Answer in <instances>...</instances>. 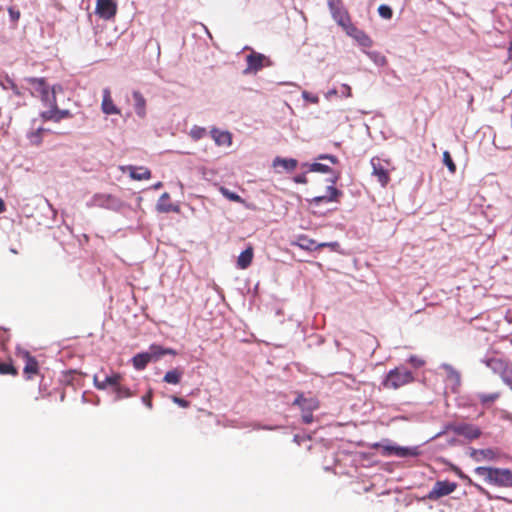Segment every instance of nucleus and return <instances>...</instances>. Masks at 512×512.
Returning <instances> with one entry per match:
<instances>
[{"mask_svg":"<svg viewBox=\"0 0 512 512\" xmlns=\"http://www.w3.org/2000/svg\"><path fill=\"white\" fill-rule=\"evenodd\" d=\"M170 195L164 192L158 199L156 209L160 213L178 212V206H174L169 203Z\"/></svg>","mask_w":512,"mask_h":512,"instance_id":"nucleus-17","label":"nucleus"},{"mask_svg":"<svg viewBox=\"0 0 512 512\" xmlns=\"http://www.w3.org/2000/svg\"><path fill=\"white\" fill-rule=\"evenodd\" d=\"M302 421L305 424H311L313 422V415L310 411H303Z\"/></svg>","mask_w":512,"mask_h":512,"instance_id":"nucleus-55","label":"nucleus"},{"mask_svg":"<svg viewBox=\"0 0 512 512\" xmlns=\"http://www.w3.org/2000/svg\"><path fill=\"white\" fill-rule=\"evenodd\" d=\"M246 62L247 67L243 71L244 74L257 73L265 66V62H267V65L271 64L270 60L264 54L253 50L247 55Z\"/></svg>","mask_w":512,"mask_h":512,"instance_id":"nucleus-5","label":"nucleus"},{"mask_svg":"<svg viewBox=\"0 0 512 512\" xmlns=\"http://www.w3.org/2000/svg\"><path fill=\"white\" fill-rule=\"evenodd\" d=\"M10 84H11V88H12V90L14 91V93H15L16 95H20V92H19V90H18V87H17V86H16L12 81H10Z\"/></svg>","mask_w":512,"mask_h":512,"instance_id":"nucleus-62","label":"nucleus"},{"mask_svg":"<svg viewBox=\"0 0 512 512\" xmlns=\"http://www.w3.org/2000/svg\"><path fill=\"white\" fill-rule=\"evenodd\" d=\"M113 392L115 393L114 401H119L124 398H130L135 395L134 391H132L130 388L122 384L120 386H117Z\"/></svg>","mask_w":512,"mask_h":512,"instance_id":"nucleus-29","label":"nucleus"},{"mask_svg":"<svg viewBox=\"0 0 512 512\" xmlns=\"http://www.w3.org/2000/svg\"><path fill=\"white\" fill-rule=\"evenodd\" d=\"M306 403H308V399L304 398L303 395H298L293 401V405L299 406L302 411L306 410Z\"/></svg>","mask_w":512,"mask_h":512,"instance_id":"nucleus-47","label":"nucleus"},{"mask_svg":"<svg viewBox=\"0 0 512 512\" xmlns=\"http://www.w3.org/2000/svg\"><path fill=\"white\" fill-rule=\"evenodd\" d=\"M441 368L447 372V377L453 382V388L459 387L461 384V374L452 365L443 363Z\"/></svg>","mask_w":512,"mask_h":512,"instance_id":"nucleus-24","label":"nucleus"},{"mask_svg":"<svg viewBox=\"0 0 512 512\" xmlns=\"http://www.w3.org/2000/svg\"><path fill=\"white\" fill-rule=\"evenodd\" d=\"M87 205L115 210L119 207V201L117 198L110 194L98 193L91 198Z\"/></svg>","mask_w":512,"mask_h":512,"instance_id":"nucleus-8","label":"nucleus"},{"mask_svg":"<svg viewBox=\"0 0 512 512\" xmlns=\"http://www.w3.org/2000/svg\"><path fill=\"white\" fill-rule=\"evenodd\" d=\"M470 457L476 462H481L484 460L494 461L497 457V454L491 448H487V449L472 448L471 452H470Z\"/></svg>","mask_w":512,"mask_h":512,"instance_id":"nucleus-14","label":"nucleus"},{"mask_svg":"<svg viewBox=\"0 0 512 512\" xmlns=\"http://www.w3.org/2000/svg\"><path fill=\"white\" fill-rule=\"evenodd\" d=\"M414 380L410 370L405 367H396L390 370L382 381V385L389 389H398Z\"/></svg>","mask_w":512,"mask_h":512,"instance_id":"nucleus-2","label":"nucleus"},{"mask_svg":"<svg viewBox=\"0 0 512 512\" xmlns=\"http://www.w3.org/2000/svg\"><path fill=\"white\" fill-rule=\"evenodd\" d=\"M354 40L364 48H368L373 45L372 39L363 30H360V32L355 36Z\"/></svg>","mask_w":512,"mask_h":512,"instance_id":"nucleus-32","label":"nucleus"},{"mask_svg":"<svg viewBox=\"0 0 512 512\" xmlns=\"http://www.w3.org/2000/svg\"><path fill=\"white\" fill-rule=\"evenodd\" d=\"M54 110V122L59 123L61 120L66 118H71L72 113L68 109H59L57 103L55 104V107H52Z\"/></svg>","mask_w":512,"mask_h":512,"instance_id":"nucleus-33","label":"nucleus"},{"mask_svg":"<svg viewBox=\"0 0 512 512\" xmlns=\"http://www.w3.org/2000/svg\"><path fill=\"white\" fill-rule=\"evenodd\" d=\"M6 207H5V203L3 201L2 198H0V214L3 213L5 211Z\"/></svg>","mask_w":512,"mask_h":512,"instance_id":"nucleus-64","label":"nucleus"},{"mask_svg":"<svg viewBox=\"0 0 512 512\" xmlns=\"http://www.w3.org/2000/svg\"><path fill=\"white\" fill-rule=\"evenodd\" d=\"M318 407L317 403L313 399H308V403H306V410L312 412L314 409Z\"/></svg>","mask_w":512,"mask_h":512,"instance_id":"nucleus-56","label":"nucleus"},{"mask_svg":"<svg viewBox=\"0 0 512 512\" xmlns=\"http://www.w3.org/2000/svg\"><path fill=\"white\" fill-rule=\"evenodd\" d=\"M378 13L382 18L387 19V20L391 19L393 16L392 8L386 4H381L378 7Z\"/></svg>","mask_w":512,"mask_h":512,"instance_id":"nucleus-41","label":"nucleus"},{"mask_svg":"<svg viewBox=\"0 0 512 512\" xmlns=\"http://www.w3.org/2000/svg\"><path fill=\"white\" fill-rule=\"evenodd\" d=\"M363 52L369 57V59L377 66L382 67L386 65L387 59L386 57L378 51H367L363 50Z\"/></svg>","mask_w":512,"mask_h":512,"instance_id":"nucleus-28","label":"nucleus"},{"mask_svg":"<svg viewBox=\"0 0 512 512\" xmlns=\"http://www.w3.org/2000/svg\"><path fill=\"white\" fill-rule=\"evenodd\" d=\"M457 488V483L450 482L448 480L437 481L433 488L429 491L427 498L430 500H438L441 497L447 496L453 493Z\"/></svg>","mask_w":512,"mask_h":512,"instance_id":"nucleus-4","label":"nucleus"},{"mask_svg":"<svg viewBox=\"0 0 512 512\" xmlns=\"http://www.w3.org/2000/svg\"><path fill=\"white\" fill-rule=\"evenodd\" d=\"M184 370L182 368H174L165 373L163 381L168 384L177 385L181 382Z\"/></svg>","mask_w":512,"mask_h":512,"instance_id":"nucleus-23","label":"nucleus"},{"mask_svg":"<svg viewBox=\"0 0 512 512\" xmlns=\"http://www.w3.org/2000/svg\"><path fill=\"white\" fill-rule=\"evenodd\" d=\"M210 135L217 146H230L232 144V134L229 131H221L217 128H212Z\"/></svg>","mask_w":512,"mask_h":512,"instance_id":"nucleus-13","label":"nucleus"},{"mask_svg":"<svg viewBox=\"0 0 512 512\" xmlns=\"http://www.w3.org/2000/svg\"><path fill=\"white\" fill-rule=\"evenodd\" d=\"M309 171L329 174V173H332L333 169L330 168L326 164H322L319 162H313L309 165Z\"/></svg>","mask_w":512,"mask_h":512,"instance_id":"nucleus-36","label":"nucleus"},{"mask_svg":"<svg viewBox=\"0 0 512 512\" xmlns=\"http://www.w3.org/2000/svg\"><path fill=\"white\" fill-rule=\"evenodd\" d=\"M338 94V90L336 88H332L327 91L325 94L326 99H331V97L336 96Z\"/></svg>","mask_w":512,"mask_h":512,"instance_id":"nucleus-60","label":"nucleus"},{"mask_svg":"<svg viewBox=\"0 0 512 512\" xmlns=\"http://www.w3.org/2000/svg\"><path fill=\"white\" fill-rule=\"evenodd\" d=\"M94 385L99 390H105L107 389V383H105V378L103 380H99L98 376H94Z\"/></svg>","mask_w":512,"mask_h":512,"instance_id":"nucleus-51","label":"nucleus"},{"mask_svg":"<svg viewBox=\"0 0 512 512\" xmlns=\"http://www.w3.org/2000/svg\"><path fill=\"white\" fill-rule=\"evenodd\" d=\"M421 454V451L418 446H412V447H404V446H397L396 455L400 458H407V457H417Z\"/></svg>","mask_w":512,"mask_h":512,"instance_id":"nucleus-25","label":"nucleus"},{"mask_svg":"<svg viewBox=\"0 0 512 512\" xmlns=\"http://www.w3.org/2000/svg\"><path fill=\"white\" fill-rule=\"evenodd\" d=\"M449 429L458 436H463L468 440H475L479 438L482 431L479 427L469 423H458L451 425Z\"/></svg>","mask_w":512,"mask_h":512,"instance_id":"nucleus-7","label":"nucleus"},{"mask_svg":"<svg viewBox=\"0 0 512 512\" xmlns=\"http://www.w3.org/2000/svg\"><path fill=\"white\" fill-rule=\"evenodd\" d=\"M26 354V364L24 367V374L28 375V378L31 377V375L36 374L38 372V363L32 356L29 355L28 352Z\"/></svg>","mask_w":512,"mask_h":512,"instance_id":"nucleus-27","label":"nucleus"},{"mask_svg":"<svg viewBox=\"0 0 512 512\" xmlns=\"http://www.w3.org/2000/svg\"><path fill=\"white\" fill-rule=\"evenodd\" d=\"M17 373L16 369L10 363H5L0 361V374H12L15 375Z\"/></svg>","mask_w":512,"mask_h":512,"instance_id":"nucleus-43","label":"nucleus"},{"mask_svg":"<svg viewBox=\"0 0 512 512\" xmlns=\"http://www.w3.org/2000/svg\"><path fill=\"white\" fill-rule=\"evenodd\" d=\"M326 195L316 196L310 200V203L319 205L322 202H334L338 201V198L342 196V191L337 189L335 185H329L326 188Z\"/></svg>","mask_w":512,"mask_h":512,"instance_id":"nucleus-12","label":"nucleus"},{"mask_svg":"<svg viewBox=\"0 0 512 512\" xmlns=\"http://www.w3.org/2000/svg\"><path fill=\"white\" fill-rule=\"evenodd\" d=\"M499 396H500V394L498 392L489 393V394L479 393L477 395V398L481 402V404L488 405V404L495 402L499 398Z\"/></svg>","mask_w":512,"mask_h":512,"instance_id":"nucleus-34","label":"nucleus"},{"mask_svg":"<svg viewBox=\"0 0 512 512\" xmlns=\"http://www.w3.org/2000/svg\"><path fill=\"white\" fill-rule=\"evenodd\" d=\"M45 131H47V130L44 129L43 127L36 128L33 132H31L29 134V138H30L31 142L34 144H40L41 139H42V134Z\"/></svg>","mask_w":512,"mask_h":512,"instance_id":"nucleus-40","label":"nucleus"},{"mask_svg":"<svg viewBox=\"0 0 512 512\" xmlns=\"http://www.w3.org/2000/svg\"><path fill=\"white\" fill-rule=\"evenodd\" d=\"M40 117L43 121H53L54 122L53 108H49V110L41 112Z\"/></svg>","mask_w":512,"mask_h":512,"instance_id":"nucleus-48","label":"nucleus"},{"mask_svg":"<svg viewBox=\"0 0 512 512\" xmlns=\"http://www.w3.org/2000/svg\"><path fill=\"white\" fill-rule=\"evenodd\" d=\"M293 180L296 183H299V184H306L307 183V177H306V175L304 173L296 175Z\"/></svg>","mask_w":512,"mask_h":512,"instance_id":"nucleus-57","label":"nucleus"},{"mask_svg":"<svg viewBox=\"0 0 512 512\" xmlns=\"http://www.w3.org/2000/svg\"><path fill=\"white\" fill-rule=\"evenodd\" d=\"M454 471L461 479L468 480L469 482H471L470 478L467 475H465L460 468L454 467Z\"/></svg>","mask_w":512,"mask_h":512,"instance_id":"nucleus-58","label":"nucleus"},{"mask_svg":"<svg viewBox=\"0 0 512 512\" xmlns=\"http://www.w3.org/2000/svg\"><path fill=\"white\" fill-rule=\"evenodd\" d=\"M253 248L251 246L243 250L238 256L237 265L240 269H246L251 265L253 259Z\"/></svg>","mask_w":512,"mask_h":512,"instance_id":"nucleus-22","label":"nucleus"},{"mask_svg":"<svg viewBox=\"0 0 512 512\" xmlns=\"http://www.w3.org/2000/svg\"><path fill=\"white\" fill-rule=\"evenodd\" d=\"M141 401L148 409H152V390H149L147 394L143 395Z\"/></svg>","mask_w":512,"mask_h":512,"instance_id":"nucleus-46","label":"nucleus"},{"mask_svg":"<svg viewBox=\"0 0 512 512\" xmlns=\"http://www.w3.org/2000/svg\"><path fill=\"white\" fill-rule=\"evenodd\" d=\"M149 356H151L152 362H157L159 359H161L164 356V347L157 344H152L148 348Z\"/></svg>","mask_w":512,"mask_h":512,"instance_id":"nucleus-30","label":"nucleus"},{"mask_svg":"<svg viewBox=\"0 0 512 512\" xmlns=\"http://www.w3.org/2000/svg\"><path fill=\"white\" fill-rule=\"evenodd\" d=\"M327 4L334 21L339 25H344L349 21L350 15L344 8L342 0H327Z\"/></svg>","mask_w":512,"mask_h":512,"instance_id":"nucleus-6","label":"nucleus"},{"mask_svg":"<svg viewBox=\"0 0 512 512\" xmlns=\"http://www.w3.org/2000/svg\"><path fill=\"white\" fill-rule=\"evenodd\" d=\"M171 399H172V401L174 403H176L180 407L186 408V407L189 406V402L187 400H185L184 398H180V397H177V396H172Z\"/></svg>","mask_w":512,"mask_h":512,"instance_id":"nucleus-53","label":"nucleus"},{"mask_svg":"<svg viewBox=\"0 0 512 512\" xmlns=\"http://www.w3.org/2000/svg\"><path fill=\"white\" fill-rule=\"evenodd\" d=\"M220 192L225 198L229 199L230 201L237 202V203L244 202V200L242 199V197L240 195H238L236 192L230 191L229 189H227L225 187H221Z\"/></svg>","mask_w":512,"mask_h":512,"instance_id":"nucleus-37","label":"nucleus"},{"mask_svg":"<svg viewBox=\"0 0 512 512\" xmlns=\"http://www.w3.org/2000/svg\"><path fill=\"white\" fill-rule=\"evenodd\" d=\"M493 373L498 374L503 382L512 378V362L499 357H487L481 360Z\"/></svg>","mask_w":512,"mask_h":512,"instance_id":"nucleus-3","label":"nucleus"},{"mask_svg":"<svg viewBox=\"0 0 512 512\" xmlns=\"http://www.w3.org/2000/svg\"><path fill=\"white\" fill-rule=\"evenodd\" d=\"M117 11V4L114 0H97L96 13L99 17L109 20L113 18Z\"/></svg>","mask_w":512,"mask_h":512,"instance_id":"nucleus-10","label":"nucleus"},{"mask_svg":"<svg viewBox=\"0 0 512 512\" xmlns=\"http://www.w3.org/2000/svg\"><path fill=\"white\" fill-rule=\"evenodd\" d=\"M9 17L12 22H17L20 18V12L19 10H16L13 7H10L8 9Z\"/></svg>","mask_w":512,"mask_h":512,"instance_id":"nucleus-50","label":"nucleus"},{"mask_svg":"<svg viewBox=\"0 0 512 512\" xmlns=\"http://www.w3.org/2000/svg\"><path fill=\"white\" fill-rule=\"evenodd\" d=\"M132 97L134 100L133 107H134V111H135L136 115L142 119L145 118L146 117V100H145V98L139 91H134L132 93Z\"/></svg>","mask_w":512,"mask_h":512,"instance_id":"nucleus-16","label":"nucleus"},{"mask_svg":"<svg viewBox=\"0 0 512 512\" xmlns=\"http://www.w3.org/2000/svg\"><path fill=\"white\" fill-rule=\"evenodd\" d=\"M302 98L310 103L317 104L319 102V97L315 94H312L306 90L302 92Z\"/></svg>","mask_w":512,"mask_h":512,"instance_id":"nucleus-44","label":"nucleus"},{"mask_svg":"<svg viewBox=\"0 0 512 512\" xmlns=\"http://www.w3.org/2000/svg\"><path fill=\"white\" fill-rule=\"evenodd\" d=\"M297 165L298 161L294 158H281L278 156L273 160V167H282L288 172L293 171Z\"/></svg>","mask_w":512,"mask_h":512,"instance_id":"nucleus-21","label":"nucleus"},{"mask_svg":"<svg viewBox=\"0 0 512 512\" xmlns=\"http://www.w3.org/2000/svg\"><path fill=\"white\" fill-rule=\"evenodd\" d=\"M4 334H5V331L1 330L0 329V343L1 344H4L5 341L7 340L5 337H4Z\"/></svg>","mask_w":512,"mask_h":512,"instance_id":"nucleus-63","label":"nucleus"},{"mask_svg":"<svg viewBox=\"0 0 512 512\" xmlns=\"http://www.w3.org/2000/svg\"><path fill=\"white\" fill-rule=\"evenodd\" d=\"M340 172L333 170L332 173H329V177L326 178V181L330 183V185H335L340 178Z\"/></svg>","mask_w":512,"mask_h":512,"instance_id":"nucleus-49","label":"nucleus"},{"mask_svg":"<svg viewBox=\"0 0 512 512\" xmlns=\"http://www.w3.org/2000/svg\"><path fill=\"white\" fill-rule=\"evenodd\" d=\"M397 446L398 445L392 444V443H388V444L375 443L373 445L374 448H381L382 455L386 456V457L396 455Z\"/></svg>","mask_w":512,"mask_h":512,"instance_id":"nucleus-31","label":"nucleus"},{"mask_svg":"<svg viewBox=\"0 0 512 512\" xmlns=\"http://www.w3.org/2000/svg\"><path fill=\"white\" fill-rule=\"evenodd\" d=\"M474 471L491 485L512 487V471L510 469L479 466Z\"/></svg>","mask_w":512,"mask_h":512,"instance_id":"nucleus-1","label":"nucleus"},{"mask_svg":"<svg viewBox=\"0 0 512 512\" xmlns=\"http://www.w3.org/2000/svg\"><path fill=\"white\" fill-rule=\"evenodd\" d=\"M316 159L317 160H326V161H329L332 164H338L339 163V159L335 155H332V154H320V155L317 156Z\"/></svg>","mask_w":512,"mask_h":512,"instance_id":"nucleus-45","label":"nucleus"},{"mask_svg":"<svg viewBox=\"0 0 512 512\" xmlns=\"http://www.w3.org/2000/svg\"><path fill=\"white\" fill-rule=\"evenodd\" d=\"M101 108H102L103 113L106 115L120 114V110L113 103V100L110 96V91L107 88L103 90V100H102Z\"/></svg>","mask_w":512,"mask_h":512,"instance_id":"nucleus-15","label":"nucleus"},{"mask_svg":"<svg viewBox=\"0 0 512 512\" xmlns=\"http://www.w3.org/2000/svg\"><path fill=\"white\" fill-rule=\"evenodd\" d=\"M120 374L113 373L111 375L105 376V383H107V387H111L112 391L116 389L117 386H120Z\"/></svg>","mask_w":512,"mask_h":512,"instance_id":"nucleus-38","label":"nucleus"},{"mask_svg":"<svg viewBox=\"0 0 512 512\" xmlns=\"http://www.w3.org/2000/svg\"><path fill=\"white\" fill-rule=\"evenodd\" d=\"M370 163L373 169L372 175L377 177L382 187H385L390 180L388 169L382 164L381 159L378 157H373Z\"/></svg>","mask_w":512,"mask_h":512,"instance_id":"nucleus-9","label":"nucleus"},{"mask_svg":"<svg viewBox=\"0 0 512 512\" xmlns=\"http://www.w3.org/2000/svg\"><path fill=\"white\" fill-rule=\"evenodd\" d=\"M25 81L33 87L38 96L49 87L44 78L28 77Z\"/></svg>","mask_w":512,"mask_h":512,"instance_id":"nucleus-26","label":"nucleus"},{"mask_svg":"<svg viewBox=\"0 0 512 512\" xmlns=\"http://www.w3.org/2000/svg\"><path fill=\"white\" fill-rule=\"evenodd\" d=\"M164 355H177V351L172 348H165L164 347Z\"/></svg>","mask_w":512,"mask_h":512,"instance_id":"nucleus-61","label":"nucleus"},{"mask_svg":"<svg viewBox=\"0 0 512 512\" xmlns=\"http://www.w3.org/2000/svg\"><path fill=\"white\" fill-rule=\"evenodd\" d=\"M443 162L451 173L456 171V165L448 151L443 152Z\"/></svg>","mask_w":512,"mask_h":512,"instance_id":"nucleus-42","label":"nucleus"},{"mask_svg":"<svg viewBox=\"0 0 512 512\" xmlns=\"http://www.w3.org/2000/svg\"><path fill=\"white\" fill-rule=\"evenodd\" d=\"M63 88L60 84L53 85L51 88H46L40 95L39 98L42 104L48 108L55 107L57 103L56 94L62 92Z\"/></svg>","mask_w":512,"mask_h":512,"instance_id":"nucleus-11","label":"nucleus"},{"mask_svg":"<svg viewBox=\"0 0 512 512\" xmlns=\"http://www.w3.org/2000/svg\"><path fill=\"white\" fill-rule=\"evenodd\" d=\"M322 244H326L325 247H329L332 250H337L340 247V244L338 242H323Z\"/></svg>","mask_w":512,"mask_h":512,"instance_id":"nucleus-59","label":"nucleus"},{"mask_svg":"<svg viewBox=\"0 0 512 512\" xmlns=\"http://www.w3.org/2000/svg\"><path fill=\"white\" fill-rule=\"evenodd\" d=\"M294 245H297L306 251H315L326 246V244L316 243L315 240L310 239L305 235L299 236L297 242H295Z\"/></svg>","mask_w":512,"mask_h":512,"instance_id":"nucleus-18","label":"nucleus"},{"mask_svg":"<svg viewBox=\"0 0 512 512\" xmlns=\"http://www.w3.org/2000/svg\"><path fill=\"white\" fill-rule=\"evenodd\" d=\"M408 362L411 363L414 367L419 368L424 365V361L417 356H410Z\"/></svg>","mask_w":512,"mask_h":512,"instance_id":"nucleus-52","label":"nucleus"},{"mask_svg":"<svg viewBox=\"0 0 512 512\" xmlns=\"http://www.w3.org/2000/svg\"><path fill=\"white\" fill-rule=\"evenodd\" d=\"M343 30L346 32L348 36L355 39V36L360 32L361 29H358L354 24H352L351 19L347 21L344 25L341 26Z\"/></svg>","mask_w":512,"mask_h":512,"instance_id":"nucleus-39","label":"nucleus"},{"mask_svg":"<svg viewBox=\"0 0 512 512\" xmlns=\"http://www.w3.org/2000/svg\"><path fill=\"white\" fill-rule=\"evenodd\" d=\"M207 134V131L204 127H200V126H197V125H194L190 131H189V136L194 140V141H199L200 139H202L205 135Z\"/></svg>","mask_w":512,"mask_h":512,"instance_id":"nucleus-35","label":"nucleus"},{"mask_svg":"<svg viewBox=\"0 0 512 512\" xmlns=\"http://www.w3.org/2000/svg\"><path fill=\"white\" fill-rule=\"evenodd\" d=\"M341 96H343V97H351L352 96V89L348 84H342Z\"/></svg>","mask_w":512,"mask_h":512,"instance_id":"nucleus-54","label":"nucleus"},{"mask_svg":"<svg viewBox=\"0 0 512 512\" xmlns=\"http://www.w3.org/2000/svg\"><path fill=\"white\" fill-rule=\"evenodd\" d=\"M150 362L152 361L148 351L137 353L132 358L133 367L138 371L144 370Z\"/></svg>","mask_w":512,"mask_h":512,"instance_id":"nucleus-19","label":"nucleus"},{"mask_svg":"<svg viewBox=\"0 0 512 512\" xmlns=\"http://www.w3.org/2000/svg\"><path fill=\"white\" fill-rule=\"evenodd\" d=\"M129 175L133 180H145L151 178V171L145 167L128 166Z\"/></svg>","mask_w":512,"mask_h":512,"instance_id":"nucleus-20","label":"nucleus"}]
</instances>
